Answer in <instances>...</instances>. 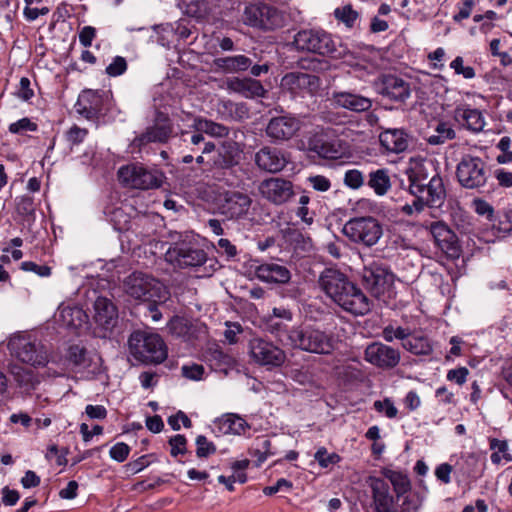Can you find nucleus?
Masks as SVG:
<instances>
[{
	"instance_id": "1",
	"label": "nucleus",
	"mask_w": 512,
	"mask_h": 512,
	"mask_svg": "<svg viewBox=\"0 0 512 512\" xmlns=\"http://www.w3.org/2000/svg\"><path fill=\"white\" fill-rule=\"evenodd\" d=\"M318 284L327 297L355 316H364L372 309L373 301L337 268H325L319 275Z\"/></svg>"
},
{
	"instance_id": "2",
	"label": "nucleus",
	"mask_w": 512,
	"mask_h": 512,
	"mask_svg": "<svg viewBox=\"0 0 512 512\" xmlns=\"http://www.w3.org/2000/svg\"><path fill=\"white\" fill-rule=\"evenodd\" d=\"M434 169L430 160L412 162L406 170L408 191L415 197L414 206L422 211L425 206L438 208L445 196L443 180L438 176L429 178V171Z\"/></svg>"
},
{
	"instance_id": "3",
	"label": "nucleus",
	"mask_w": 512,
	"mask_h": 512,
	"mask_svg": "<svg viewBox=\"0 0 512 512\" xmlns=\"http://www.w3.org/2000/svg\"><path fill=\"white\" fill-rule=\"evenodd\" d=\"M167 262L180 269L203 267L205 275L210 276L220 265L214 258H209L197 239L188 234H178L165 253Z\"/></svg>"
},
{
	"instance_id": "4",
	"label": "nucleus",
	"mask_w": 512,
	"mask_h": 512,
	"mask_svg": "<svg viewBox=\"0 0 512 512\" xmlns=\"http://www.w3.org/2000/svg\"><path fill=\"white\" fill-rule=\"evenodd\" d=\"M130 354L144 364H160L167 358V348L159 334L135 330L128 339Z\"/></svg>"
},
{
	"instance_id": "5",
	"label": "nucleus",
	"mask_w": 512,
	"mask_h": 512,
	"mask_svg": "<svg viewBox=\"0 0 512 512\" xmlns=\"http://www.w3.org/2000/svg\"><path fill=\"white\" fill-rule=\"evenodd\" d=\"M292 46L301 52H310L334 59L344 57L346 48L337 46L332 35L322 29H302L292 41Z\"/></svg>"
},
{
	"instance_id": "6",
	"label": "nucleus",
	"mask_w": 512,
	"mask_h": 512,
	"mask_svg": "<svg viewBox=\"0 0 512 512\" xmlns=\"http://www.w3.org/2000/svg\"><path fill=\"white\" fill-rule=\"evenodd\" d=\"M123 290L141 302L166 301L169 291L158 279L141 271H134L123 280Z\"/></svg>"
},
{
	"instance_id": "7",
	"label": "nucleus",
	"mask_w": 512,
	"mask_h": 512,
	"mask_svg": "<svg viewBox=\"0 0 512 512\" xmlns=\"http://www.w3.org/2000/svg\"><path fill=\"white\" fill-rule=\"evenodd\" d=\"M118 178L126 187L149 190L159 188L165 175L157 168L136 162L122 166L118 170Z\"/></svg>"
},
{
	"instance_id": "8",
	"label": "nucleus",
	"mask_w": 512,
	"mask_h": 512,
	"mask_svg": "<svg viewBox=\"0 0 512 512\" xmlns=\"http://www.w3.org/2000/svg\"><path fill=\"white\" fill-rule=\"evenodd\" d=\"M293 333L290 348L323 355L330 354L334 349L332 337L318 328L300 326Z\"/></svg>"
},
{
	"instance_id": "9",
	"label": "nucleus",
	"mask_w": 512,
	"mask_h": 512,
	"mask_svg": "<svg viewBox=\"0 0 512 512\" xmlns=\"http://www.w3.org/2000/svg\"><path fill=\"white\" fill-rule=\"evenodd\" d=\"M173 137L174 124L169 114L155 108L151 125L133 139L132 146L142 149L150 143L166 144Z\"/></svg>"
},
{
	"instance_id": "10",
	"label": "nucleus",
	"mask_w": 512,
	"mask_h": 512,
	"mask_svg": "<svg viewBox=\"0 0 512 512\" xmlns=\"http://www.w3.org/2000/svg\"><path fill=\"white\" fill-rule=\"evenodd\" d=\"M243 21L251 27L272 31L284 26L285 16L282 11L269 4L250 3L244 8Z\"/></svg>"
},
{
	"instance_id": "11",
	"label": "nucleus",
	"mask_w": 512,
	"mask_h": 512,
	"mask_svg": "<svg viewBox=\"0 0 512 512\" xmlns=\"http://www.w3.org/2000/svg\"><path fill=\"white\" fill-rule=\"evenodd\" d=\"M342 232L352 242L372 247L383 235V228L376 218L366 216L350 219L343 226Z\"/></svg>"
},
{
	"instance_id": "12",
	"label": "nucleus",
	"mask_w": 512,
	"mask_h": 512,
	"mask_svg": "<svg viewBox=\"0 0 512 512\" xmlns=\"http://www.w3.org/2000/svg\"><path fill=\"white\" fill-rule=\"evenodd\" d=\"M361 281L373 297L385 301V294L389 293L394 285L395 275L387 265L373 262L364 267Z\"/></svg>"
},
{
	"instance_id": "13",
	"label": "nucleus",
	"mask_w": 512,
	"mask_h": 512,
	"mask_svg": "<svg viewBox=\"0 0 512 512\" xmlns=\"http://www.w3.org/2000/svg\"><path fill=\"white\" fill-rule=\"evenodd\" d=\"M66 361L76 372L95 377L103 372L102 357L80 344L70 345L65 355Z\"/></svg>"
},
{
	"instance_id": "14",
	"label": "nucleus",
	"mask_w": 512,
	"mask_h": 512,
	"mask_svg": "<svg viewBox=\"0 0 512 512\" xmlns=\"http://www.w3.org/2000/svg\"><path fill=\"white\" fill-rule=\"evenodd\" d=\"M299 117L281 111V114L272 116L266 125L265 134L274 144H282L291 140L302 127Z\"/></svg>"
},
{
	"instance_id": "15",
	"label": "nucleus",
	"mask_w": 512,
	"mask_h": 512,
	"mask_svg": "<svg viewBox=\"0 0 512 512\" xmlns=\"http://www.w3.org/2000/svg\"><path fill=\"white\" fill-rule=\"evenodd\" d=\"M456 177L465 188H479L487 181L486 165L479 157L465 156L457 165Z\"/></svg>"
},
{
	"instance_id": "16",
	"label": "nucleus",
	"mask_w": 512,
	"mask_h": 512,
	"mask_svg": "<svg viewBox=\"0 0 512 512\" xmlns=\"http://www.w3.org/2000/svg\"><path fill=\"white\" fill-rule=\"evenodd\" d=\"M249 348L251 357L261 366L280 367L286 360V354L282 349L262 338L251 339Z\"/></svg>"
},
{
	"instance_id": "17",
	"label": "nucleus",
	"mask_w": 512,
	"mask_h": 512,
	"mask_svg": "<svg viewBox=\"0 0 512 512\" xmlns=\"http://www.w3.org/2000/svg\"><path fill=\"white\" fill-rule=\"evenodd\" d=\"M241 155L242 149L236 141L225 140L216 150L212 159L213 166L223 170L224 174L228 172L236 175L238 171L242 170L240 167Z\"/></svg>"
},
{
	"instance_id": "18",
	"label": "nucleus",
	"mask_w": 512,
	"mask_h": 512,
	"mask_svg": "<svg viewBox=\"0 0 512 512\" xmlns=\"http://www.w3.org/2000/svg\"><path fill=\"white\" fill-rule=\"evenodd\" d=\"M252 198L240 191H226L222 194L220 212L226 218L238 220L245 218L252 205Z\"/></svg>"
},
{
	"instance_id": "19",
	"label": "nucleus",
	"mask_w": 512,
	"mask_h": 512,
	"mask_svg": "<svg viewBox=\"0 0 512 512\" xmlns=\"http://www.w3.org/2000/svg\"><path fill=\"white\" fill-rule=\"evenodd\" d=\"M281 87L295 95L303 93L314 95L321 87V80L314 74L293 71L283 76Z\"/></svg>"
},
{
	"instance_id": "20",
	"label": "nucleus",
	"mask_w": 512,
	"mask_h": 512,
	"mask_svg": "<svg viewBox=\"0 0 512 512\" xmlns=\"http://www.w3.org/2000/svg\"><path fill=\"white\" fill-rule=\"evenodd\" d=\"M364 358L370 364L383 370H388L398 365L400 353L391 346L381 342H373L366 347Z\"/></svg>"
},
{
	"instance_id": "21",
	"label": "nucleus",
	"mask_w": 512,
	"mask_h": 512,
	"mask_svg": "<svg viewBox=\"0 0 512 512\" xmlns=\"http://www.w3.org/2000/svg\"><path fill=\"white\" fill-rule=\"evenodd\" d=\"M259 192L275 205L286 203L294 195L292 182L280 177L263 180L259 185Z\"/></svg>"
},
{
	"instance_id": "22",
	"label": "nucleus",
	"mask_w": 512,
	"mask_h": 512,
	"mask_svg": "<svg viewBox=\"0 0 512 512\" xmlns=\"http://www.w3.org/2000/svg\"><path fill=\"white\" fill-rule=\"evenodd\" d=\"M254 267V276L261 282L275 285H290L289 268L279 262H262Z\"/></svg>"
},
{
	"instance_id": "23",
	"label": "nucleus",
	"mask_w": 512,
	"mask_h": 512,
	"mask_svg": "<svg viewBox=\"0 0 512 512\" xmlns=\"http://www.w3.org/2000/svg\"><path fill=\"white\" fill-rule=\"evenodd\" d=\"M289 155L283 149L264 146L255 154V163L261 170L278 173L289 163Z\"/></svg>"
},
{
	"instance_id": "24",
	"label": "nucleus",
	"mask_w": 512,
	"mask_h": 512,
	"mask_svg": "<svg viewBox=\"0 0 512 512\" xmlns=\"http://www.w3.org/2000/svg\"><path fill=\"white\" fill-rule=\"evenodd\" d=\"M377 90L383 97L395 102H405L411 95L410 83L391 74L381 77Z\"/></svg>"
},
{
	"instance_id": "25",
	"label": "nucleus",
	"mask_w": 512,
	"mask_h": 512,
	"mask_svg": "<svg viewBox=\"0 0 512 512\" xmlns=\"http://www.w3.org/2000/svg\"><path fill=\"white\" fill-rule=\"evenodd\" d=\"M93 319L103 330L101 337H106L107 333L111 332L118 322L117 307L110 299L100 296L94 302Z\"/></svg>"
},
{
	"instance_id": "26",
	"label": "nucleus",
	"mask_w": 512,
	"mask_h": 512,
	"mask_svg": "<svg viewBox=\"0 0 512 512\" xmlns=\"http://www.w3.org/2000/svg\"><path fill=\"white\" fill-rule=\"evenodd\" d=\"M299 148L326 159L337 158L340 154L336 143L329 141L326 135L319 132L310 133L305 140L301 141Z\"/></svg>"
},
{
	"instance_id": "27",
	"label": "nucleus",
	"mask_w": 512,
	"mask_h": 512,
	"mask_svg": "<svg viewBox=\"0 0 512 512\" xmlns=\"http://www.w3.org/2000/svg\"><path fill=\"white\" fill-rule=\"evenodd\" d=\"M103 96V91H82L75 104L76 112L87 120L97 119L102 114Z\"/></svg>"
},
{
	"instance_id": "28",
	"label": "nucleus",
	"mask_w": 512,
	"mask_h": 512,
	"mask_svg": "<svg viewBox=\"0 0 512 512\" xmlns=\"http://www.w3.org/2000/svg\"><path fill=\"white\" fill-rule=\"evenodd\" d=\"M15 353L21 362L34 367L45 366L48 363L47 349L37 341L20 340Z\"/></svg>"
},
{
	"instance_id": "29",
	"label": "nucleus",
	"mask_w": 512,
	"mask_h": 512,
	"mask_svg": "<svg viewBox=\"0 0 512 512\" xmlns=\"http://www.w3.org/2000/svg\"><path fill=\"white\" fill-rule=\"evenodd\" d=\"M331 100L337 107L354 113L367 112L373 104L372 99L352 91H334Z\"/></svg>"
},
{
	"instance_id": "30",
	"label": "nucleus",
	"mask_w": 512,
	"mask_h": 512,
	"mask_svg": "<svg viewBox=\"0 0 512 512\" xmlns=\"http://www.w3.org/2000/svg\"><path fill=\"white\" fill-rule=\"evenodd\" d=\"M227 89L249 99L263 98L267 94L259 80L251 77H232L226 81Z\"/></svg>"
},
{
	"instance_id": "31",
	"label": "nucleus",
	"mask_w": 512,
	"mask_h": 512,
	"mask_svg": "<svg viewBox=\"0 0 512 512\" xmlns=\"http://www.w3.org/2000/svg\"><path fill=\"white\" fill-rule=\"evenodd\" d=\"M370 487L376 512H398L389 484L381 478H370Z\"/></svg>"
},
{
	"instance_id": "32",
	"label": "nucleus",
	"mask_w": 512,
	"mask_h": 512,
	"mask_svg": "<svg viewBox=\"0 0 512 512\" xmlns=\"http://www.w3.org/2000/svg\"><path fill=\"white\" fill-rule=\"evenodd\" d=\"M253 64V58L238 54L226 57H216L212 62L215 72L238 74L245 72Z\"/></svg>"
},
{
	"instance_id": "33",
	"label": "nucleus",
	"mask_w": 512,
	"mask_h": 512,
	"mask_svg": "<svg viewBox=\"0 0 512 512\" xmlns=\"http://www.w3.org/2000/svg\"><path fill=\"white\" fill-rule=\"evenodd\" d=\"M187 116L192 118V123L188 126L190 130H198L215 138H223L229 135L230 129L221 123L214 122L203 116H193L190 113Z\"/></svg>"
},
{
	"instance_id": "34",
	"label": "nucleus",
	"mask_w": 512,
	"mask_h": 512,
	"mask_svg": "<svg viewBox=\"0 0 512 512\" xmlns=\"http://www.w3.org/2000/svg\"><path fill=\"white\" fill-rule=\"evenodd\" d=\"M87 313L78 306L61 305L59 307V322L68 329L77 330L88 323Z\"/></svg>"
},
{
	"instance_id": "35",
	"label": "nucleus",
	"mask_w": 512,
	"mask_h": 512,
	"mask_svg": "<svg viewBox=\"0 0 512 512\" xmlns=\"http://www.w3.org/2000/svg\"><path fill=\"white\" fill-rule=\"evenodd\" d=\"M381 145L389 152L401 153L408 148V135L403 129H386L379 135Z\"/></svg>"
},
{
	"instance_id": "36",
	"label": "nucleus",
	"mask_w": 512,
	"mask_h": 512,
	"mask_svg": "<svg viewBox=\"0 0 512 512\" xmlns=\"http://www.w3.org/2000/svg\"><path fill=\"white\" fill-rule=\"evenodd\" d=\"M393 185L392 176L386 168L372 170L367 176V186L371 188L377 196H384Z\"/></svg>"
},
{
	"instance_id": "37",
	"label": "nucleus",
	"mask_w": 512,
	"mask_h": 512,
	"mask_svg": "<svg viewBox=\"0 0 512 512\" xmlns=\"http://www.w3.org/2000/svg\"><path fill=\"white\" fill-rule=\"evenodd\" d=\"M454 119L467 129L479 132L484 127V118L477 109L457 108L454 111Z\"/></svg>"
},
{
	"instance_id": "38",
	"label": "nucleus",
	"mask_w": 512,
	"mask_h": 512,
	"mask_svg": "<svg viewBox=\"0 0 512 512\" xmlns=\"http://www.w3.org/2000/svg\"><path fill=\"white\" fill-rule=\"evenodd\" d=\"M289 323L276 317H268L266 330L274 335L283 346H289L292 344L293 332L296 329V327H290Z\"/></svg>"
},
{
	"instance_id": "39",
	"label": "nucleus",
	"mask_w": 512,
	"mask_h": 512,
	"mask_svg": "<svg viewBox=\"0 0 512 512\" xmlns=\"http://www.w3.org/2000/svg\"><path fill=\"white\" fill-rule=\"evenodd\" d=\"M11 374L18 387L26 393L35 390L36 386L39 384L38 378L31 369L15 365L11 369Z\"/></svg>"
},
{
	"instance_id": "40",
	"label": "nucleus",
	"mask_w": 512,
	"mask_h": 512,
	"mask_svg": "<svg viewBox=\"0 0 512 512\" xmlns=\"http://www.w3.org/2000/svg\"><path fill=\"white\" fill-rule=\"evenodd\" d=\"M218 111L224 120L242 122L249 118V109L245 103H235L227 100L222 102Z\"/></svg>"
},
{
	"instance_id": "41",
	"label": "nucleus",
	"mask_w": 512,
	"mask_h": 512,
	"mask_svg": "<svg viewBox=\"0 0 512 512\" xmlns=\"http://www.w3.org/2000/svg\"><path fill=\"white\" fill-rule=\"evenodd\" d=\"M205 357L211 368L215 371L226 372L228 368L233 367L235 364V359L231 355L224 353L219 348L209 349Z\"/></svg>"
},
{
	"instance_id": "42",
	"label": "nucleus",
	"mask_w": 512,
	"mask_h": 512,
	"mask_svg": "<svg viewBox=\"0 0 512 512\" xmlns=\"http://www.w3.org/2000/svg\"><path fill=\"white\" fill-rule=\"evenodd\" d=\"M382 475L391 482L398 498L407 493L411 488L408 477L399 471L383 469Z\"/></svg>"
},
{
	"instance_id": "43",
	"label": "nucleus",
	"mask_w": 512,
	"mask_h": 512,
	"mask_svg": "<svg viewBox=\"0 0 512 512\" xmlns=\"http://www.w3.org/2000/svg\"><path fill=\"white\" fill-rule=\"evenodd\" d=\"M450 217L453 226L460 234H466L472 229L471 217L459 207L450 206Z\"/></svg>"
},
{
	"instance_id": "44",
	"label": "nucleus",
	"mask_w": 512,
	"mask_h": 512,
	"mask_svg": "<svg viewBox=\"0 0 512 512\" xmlns=\"http://www.w3.org/2000/svg\"><path fill=\"white\" fill-rule=\"evenodd\" d=\"M431 233L438 248L448 258V225L444 222L434 223L431 226Z\"/></svg>"
},
{
	"instance_id": "45",
	"label": "nucleus",
	"mask_w": 512,
	"mask_h": 512,
	"mask_svg": "<svg viewBox=\"0 0 512 512\" xmlns=\"http://www.w3.org/2000/svg\"><path fill=\"white\" fill-rule=\"evenodd\" d=\"M403 347L415 355H427L431 351L428 339L413 335L403 343Z\"/></svg>"
},
{
	"instance_id": "46",
	"label": "nucleus",
	"mask_w": 512,
	"mask_h": 512,
	"mask_svg": "<svg viewBox=\"0 0 512 512\" xmlns=\"http://www.w3.org/2000/svg\"><path fill=\"white\" fill-rule=\"evenodd\" d=\"M17 213L24 218L25 221H33L35 219V204L33 197L23 195L16 203Z\"/></svg>"
},
{
	"instance_id": "47",
	"label": "nucleus",
	"mask_w": 512,
	"mask_h": 512,
	"mask_svg": "<svg viewBox=\"0 0 512 512\" xmlns=\"http://www.w3.org/2000/svg\"><path fill=\"white\" fill-rule=\"evenodd\" d=\"M334 16L337 20L343 22L347 27L352 28L358 19V12L350 4L336 8Z\"/></svg>"
},
{
	"instance_id": "48",
	"label": "nucleus",
	"mask_w": 512,
	"mask_h": 512,
	"mask_svg": "<svg viewBox=\"0 0 512 512\" xmlns=\"http://www.w3.org/2000/svg\"><path fill=\"white\" fill-rule=\"evenodd\" d=\"M471 207L475 213L486 220L492 222L495 220V210L493 206L482 198H474Z\"/></svg>"
},
{
	"instance_id": "49",
	"label": "nucleus",
	"mask_w": 512,
	"mask_h": 512,
	"mask_svg": "<svg viewBox=\"0 0 512 512\" xmlns=\"http://www.w3.org/2000/svg\"><path fill=\"white\" fill-rule=\"evenodd\" d=\"M210 12L209 4L206 0L191 1L187 5L186 13L198 20L205 19Z\"/></svg>"
},
{
	"instance_id": "50",
	"label": "nucleus",
	"mask_w": 512,
	"mask_h": 512,
	"mask_svg": "<svg viewBox=\"0 0 512 512\" xmlns=\"http://www.w3.org/2000/svg\"><path fill=\"white\" fill-rule=\"evenodd\" d=\"M366 176L365 174L358 169H348L346 170L343 178L344 184L353 189H360L365 183Z\"/></svg>"
},
{
	"instance_id": "51",
	"label": "nucleus",
	"mask_w": 512,
	"mask_h": 512,
	"mask_svg": "<svg viewBox=\"0 0 512 512\" xmlns=\"http://www.w3.org/2000/svg\"><path fill=\"white\" fill-rule=\"evenodd\" d=\"M450 68H452L457 75H461L465 79H472L475 77V70L471 65H465L464 59L457 56L452 62H450Z\"/></svg>"
},
{
	"instance_id": "52",
	"label": "nucleus",
	"mask_w": 512,
	"mask_h": 512,
	"mask_svg": "<svg viewBox=\"0 0 512 512\" xmlns=\"http://www.w3.org/2000/svg\"><path fill=\"white\" fill-rule=\"evenodd\" d=\"M12 134H23L26 131L35 132L38 130V125L31 121L28 117H24L14 123H11L8 128Z\"/></svg>"
},
{
	"instance_id": "53",
	"label": "nucleus",
	"mask_w": 512,
	"mask_h": 512,
	"mask_svg": "<svg viewBox=\"0 0 512 512\" xmlns=\"http://www.w3.org/2000/svg\"><path fill=\"white\" fill-rule=\"evenodd\" d=\"M512 141L510 137L504 136L500 139L497 144V148L502 152L497 156L496 160L500 164H506L512 162V151L510 150Z\"/></svg>"
},
{
	"instance_id": "54",
	"label": "nucleus",
	"mask_w": 512,
	"mask_h": 512,
	"mask_svg": "<svg viewBox=\"0 0 512 512\" xmlns=\"http://www.w3.org/2000/svg\"><path fill=\"white\" fill-rule=\"evenodd\" d=\"M196 445V455L199 458H206L216 452V446L212 442L208 441L204 435L197 436Z\"/></svg>"
},
{
	"instance_id": "55",
	"label": "nucleus",
	"mask_w": 512,
	"mask_h": 512,
	"mask_svg": "<svg viewBox=\"0 0 512 512\" xmlns=\"http://www.w3.org/2000/svg\"><path fill=\"white\" fill-rule=\"evenodd\" d=\"M306 183L317 192H327L331 188V181L323 175H310Z\"/></svg>"
},
{
	"instance_id": "56",
	"label": "nucleus",
	"mask_w": 512,
	"mask_h": 512,
	"mask_svg": "<svg viewBox=\"0 0 512 512\" xmlns=\"http://www.w3.org/2000/svg\"><path fill=\"white\" fill-rule=\"evenodd\" d=\"M373 407L377 412L384 413L390 419L395 418L398 413V409L389 398L375 401Z\"/></svg>"
},
{
	"instance_id": "57",
	"label": "nucleus",
	"mask_w": 512,
	"mask_h": 512,
	"mask_svg": "<svg viewBox=\"0 0 512 512\" xmlns=\"http://www.w3.org/2000/svg\"><path fill=\"white\" fill-rule=\"evenodd\" d=\"M315 460L318 461L320 466L327 468L330 465L336 464L341 460V457L336 453H328L327 450L322 447L315 453Z\"/></svg>"
},
{
	"instance_id": "58",
	"label": "nucleus",
	"mask_w": 512,
	"mask_h": 512,
	"mask_svg": "<svg viewBox=\"0 0 512 512\" xmlns=\"http://www.w3.org/2000/svg\"><path fill=\"white\" fill-rule=\"evenodd\" d=\"M168 443L171 446L170 454L172 457H177L179 454L183 455L187 452V439L184 435L177 434L172 436Z\"/></svg>"
},
{
	"instance_id": "59",
	"label": "nucleus",
	"mask_w": 512,
	"mask_h": 512,
	"mask_svg": "<svg viewBox=\"0 0 512 512\" xmlns=\"http://www.w3.org/2000/svg\"><path fill=\"white\" fill-rule=\"evenodd\" d=\"M235 418V414L227 413L217 418L214 421V426L219 433L222 434H233V419Z\"/></svg>"
},
{
	"instance_id": "60",
	"label": "nucleus",
	"mask_w": 512,
	"mask_h": 512,
	"mask_svg": "<svg viewBox=\"0 0 512 512\" xmlns=\"http://www.w3.org/2000/svg\"><path fill=\"white\" fill-rule=\"evenodd\" d=\"M283 237L285 238L286 242H288L291 245H294L295 248H298L301 246V244L305 243V236L301 231L295 228H286L282 230Z\"/></svg>"
},
{
	"instance_id": "61",
	"label": "nucleus",
	"mask_w": 512,
	"mask_h": 512,
	"mask_svg": "<svg viewBox=\"0 0 512 512\" xmlns=\"http://www.w3.org/2000/svg\"><path fill=\"white\" fill-rule=\"evenodd\" d=\"M182 376L190 379V380H201L205 369L203 365L200 364H192V365H184L181 368Z\"/></svg>"
},
{
	"instance_id": "62",
	"label": "nucleus",
	"mask_w": 512,
	"mask_h": 512,
	"mask_svg": "<svg viewBox=\"0 0 512 512\" xmlns=\"http://www.w3.org/2000/svg\"><path fill=\"white\" fill-rule=\"evenodd\" d=\"M129 453L130 447L124 442L116 443L109 451L110 457L120 463L127 459Z\"/></svg>"
},
{
	"instance_id": "63",
	"label": "nucleus",
	"mask_w": 512,
	"mask_h": 512,
	"mask_svg": "<svg viewBox=\"0 0 512 512\" xmlns=\"http://www.w3.org/2000/svg\"><path fill=\"white\" fill-rule=\"evenodd\" d=\"M127 70V62L125 58L116 56L112 63L106 68V73L109 76L116 77L122 75Z\"/></svg>"
},
{
	"instance_id": "64",
	"label": "nucleus",
	"mask_w": 512,
	"mask_h": 512,
	"mask_svg": "<svg viewBox=\"0 0 512 512\" xmlns=\"http://www.w3.org/2000/svg\"><path fill=\"white\" fill-rule=\"evenodd\" d=\"M15 95L23 101H29L34 96V91L31 89L30 79L22 77L19 82L18 90Z\"/></svg>"
}]
</instances>
